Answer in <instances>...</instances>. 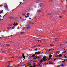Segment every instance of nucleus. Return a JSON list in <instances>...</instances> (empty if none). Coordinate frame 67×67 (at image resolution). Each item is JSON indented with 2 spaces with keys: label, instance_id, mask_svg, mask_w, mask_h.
I'll use <instances>...</instances> for the list:
<instances>
[{
  "label": "nucleus",
  "instance_id": "nucleus-1",
  "mask_svg": "<svg viewBox=\"0 0 67 67\" xmlns=\"http://www.w3.org/2000/svg\"><path fill=\"white\" fill-rule=\"evenodd\" d=\"M44 57H46V56H44L43 58V60H41L39 62V63H42V62H43V61H46V60H47V59H46V58Z\"/></svg>",
  "mask_w": 67,
  "mask_h": 67
},
{
  "label": "nucleus",
  "instance_id": "nucleus-2",
  "mask_svg": "<svg viewBox=\"0 0 67 67\" xmlns=\"http://www.w3.org/2000/svg\"><path fill=\"white\" fill-rule=\"evenodd\" d=\"M54 40L55 41H59L60 40L57 38H54Z\"/></svg>",
  "mask_w": 67,
  "mask_h": 67
},
{
  "label": "nucleus",
  "instance_id": "nucleus-3",
  "mask_svg": "<svg viewBox=\"0 0 67 67\" xmlns=\"http://www.w3.org/2000/svg\"><path fill=\"white\" fill-rule=\"evenodd\" d=\"M40 53H41V52H36L35 53V54H40Z\"/></svg>",
  "mask_w": 67,
  "mask_h": 67
},
{
  "label": "nucleus",
  "instance_id": "nucleus-4",
  "mask_svg": "<svg viewBox=\"0 0 67 67\" xmlns=\"http://www.w3.org/2000/svg\"><path fill=\"white\" fill-rule=\"evenodd\" d=\"M60 8H55V10L56 11H59V10H60Z\"/></svg>",
  "mask_w": 67,
  "mask_h": 67
},
{
  "label": "nucleus",
  "instance_id": "nucleus-5",
  "mask_svg": "<svg viewBox=\"0 0 67 67\" xmlns=\"http://www.w3.org/2000/svg\"><path fill=\"white\" fill-rule=\"evenodd\" d=\"M55 13H52V14H48V15H54Z\"/></svg>",
  "mask_w": 67,
  "mask_h": 67
},
{
  "label": "nucleus",
  "instance_id": "nucleus-6",
  "mask_svg": "<svg viewBox=\"0 0 67 67\" xmlns=\"http://www.w3.org/2000/svg\"><path fill=\"white\" fill-rule=\"evenodd\" d=\"M43 3H40L38 4L39 5H43Z\"/></svg>",
  "mask_w": 67,
  "mask_h": 67
},
{
  "label": "nucleus",
  "instance_id": "nucleus-7",
  "mask_svg": "<svg viewBox=\"0 0 67 67\" xmlns=\"http://www.w3.org/2000/svg\"><path fill=\"white\" fill-rule=\"evenodd\" d=\"M41 1H37L36 3H41Z\"/></svg>",
  "mask_w": 67,
  "mask_h": 67
},
{
  "label": "nucleus",
  "instance_id": "nucleus-8",
  "mask_svg": "<svg viewBox=\"0 0 67 67\" xmlns=\"http://www.w3.org/2000/svg\"><path fill=\"white\" fill-rule=\"evenodd\" d=\"M38 41H39V42H43V41L41 40H40L39 39H38L37 40Z\"/></svg>",
  "mask_w": 67,
  "mask_h": 67
},
{
  "label": "nucleus",
  "instance_id": "nucleus-9",
  "mask_svg": "<svg viewBox=\"0 0 67 67\" xmlns=\"http://www.w3.org/2000/svg\"><path fill=\"white\" fill-rule=\"evenodd\" d=\"M22 56L24 58V59H25V56H24V54L22 55Z\"/></svg>",
  "mask_w": 67,
  "mask_h": 67
},
{
  "label": "nucleus",
  "instance_id": "nucleus-10",
  "mask_svg": "<svg viewBox=\"0 0 67 67\" xmlns=\"http://www.w3.org/2000/svg\"><path fill=\"white\" fill-rule=\"evenodd\" d=\"M37 12H41V10H38L37 11Z\"/></svg>",
  "mask_w": 67,
  "mask_h": 67
},
{
  "label": "nucleus",
  "instance_id": "nucleus-11",
  "mask_svg": "<svg viewBox=\"0 0 67 67\" xmlns=\"http://www.w3.org/2000/svg\"><path fill=\"white\" fill-rule=\"evenodd\" d=\"M5 46H10V45L8 44H7L5 45Z\"/></svg>",
  "mask_w": 67,
  "mask_h": 67
},
{
  "label": "nucleus",
  "instance_id": "nucleus-12",
  "mask_svg": "<svg viewBox=\"0 0 67 67\" xmlns=\"http://www.w3.org/2000/svg\"><path fill=\"white\" fill-rule=\"evenodd\" d=\"M9 19H13V17H12L11 16H10L9 17Z\"/></svg>",
  "mask_w": 67,
  "mask_h": 67
},
{
  "label": "nucleus",
  "instance_id": "nucleus-13",
  "mask_svg": "<svg viewBox=\"0 0 67 67\" xmlns=\"http://www.w3.org/2000/svg\"><path fill=\"white\" fill-rule=\"evenodd\" d=\"M34 48L38 47H37V45H35L34 46Z\"/></svg>",
  "mask_w": 67,
  "mask_h": 67
},
{
  "label": "nucleus",
  "instance_id": "nucleus-14",
  "mask_svg": "<svg viewBox=\"0 0 67 67\" xmlns=\"http://www.w3.org/2000/svg\"><path fill=\"white\" fill-rule=\"evenodd\" d=\"M50 46H55V45H54V44H50Z\"/></svg>",
  "mask_w": 67,
  "mask_h": 67
},
{
  "label": "nucleus",
  "instance_id": "nucleus-15",
  "mask_svg": "<svg viewBox=\"0 0 67 67\" xmlns=\"http://www.w3.org/2000/svg\"><path fill=\"white\" fill-rule=\"evenodd\" d=\"M34 63H33V64H35V63H38V62H35V61H34Z\"/></svg>",
  "mask_w": 67,
  "mask_h": 67
},
{
  "label": "nucleus",
  "instance_id": "nucleus-16",
  "mask_svg": "<svg viewBox=\"0 0 67 67\" xmlns=\"http://www.w3.org/2000/svg\"><path fill=\"white\" fill-rule=\"evenodd\" d=\"M55 57H57V58H59V55H57V56H55Z\"/></svg>",
  "mask_w": 67,
  "mask_h": 67
},
{
  "label": "nucleus",
  "instance_id": "nucleus-17",
  "mask_svg": "<svg viewBox=\"0 0 67 67\" xmlns=\"http://www.w3.org/2000/svg\"><path fill=\"white\" fill-rule=\"evenodd\" d=\"M60 57H62L63 56H62L61 54L59 55V58Z\"/></svg>",
  "mask_w": 67,
  "mask_h": 67
},
{
  "label": "nucleus",
  "instance_id": "nucleus-18",
  "mask_svg": "<svg viewBox=\"0 0 67 67\" xmlns=\"http://www.w3.org/2000/svg\"><path fill=\"white\" fill-rule=\"evenodd\" d=\"M36 58H38V59H39V58H40V57H36Z\"/></svg>",
  "mask_w": 67,
  "mask_h": 67
},
{
  "label": "nucleus",
  "instance_id": "nucleus-19",
  "mask_svg": "<svg viewBox=\"0 0 67 67\" xmlns=\"http://www.w3.org/2000/svg\"><path fill=\"white\" fill-rule=\"evenodd\" d=\"M24 32H21L20 33L21 34H24Z\"/></svg>",
  "mask_w": 67,
  "mask_h": 67
},
{
  "label": "nucleus",
  "instance_id": "nucleus-20",
  "mask_svg": "<svg viewBox=\"0 0 67 67\" xmlns=\"http://www.w3.org/2000/svg\"><path fill=\"white\" fill-rule=\"evenodd\" d=\"M3 13V12L1 11H0V13Z\"/></svg>",
  "mask_w": 67,
  "mask_h": 67
},
{
  "label": "nucleus",
  "instance_id": "nucleus-21",
  "mask_svg": "<svg viewBox=\"0 0 67 67\" xmlns=\"http://www.w3.org/2000/svg\"><path fill=\"white\" fill-rule=\"evenodd\" d=\"M12 24H10L9 25H8V26L10 27V26H12Z\"/></svg>",
  "mask_w": 67,
  "mask_h": 67
},
{
  "label": "nucleus",
  "instance_id": "nucleus-22",
  "mask_svg": "<svg viewBox=\"0 0 67 67\" xmlns=\"http://www.w3.org/2000/svg\"><path fill=\"white\" fill-rule=\"evenodd\" d=\"M22 15H23L24 16H25L26 15H25V14H22Z\"/></svg>",
  "mask_w": 67,
  "mask_h": 67
},
{
  "label": "nucleus",
  "instance_id": "nucleus-23",
  "mask_svg": "<svg viewBox=\"0 0 67 67\" xmlns=\"http://www.w3.org/2000/svg\"><path fill=\"white\" fill-rule=\"evenodd\" d=\"M14 24H15V26H16L17 25H18V24H16V23H14Z\"/></svg>",
  "mask_w": 67,
  "mask_h": 67
},
{
  "label": "nucleus",
  "instance_id": "nucleus-24",
  "mask_svg": "<svg viewBox=\"0 0 67 67\" xmlns=\"http://www.w3.org/2000/svg\"><path fill=\"white\" fill-rule=\"evenodd\" d=\"M53 1L52 0H49V2H52Z\"/></svg>",
  "mask_w": 67,
  "mask_h": 67
},
{
  "label": "nucleus",
  "instance_id": "nucleus-25",
  "mask_svg": "<svg viewBox=\"0 0 67 67\" xmlns=\"http://www.w3.org/2000/svg\"><path fill=\"white\" fill-rule=\"evenodd\" d=\"M59 52H57V54H59Z\"/></svg>",
  "mask_w": 67,
  "mask_h": 67
},
{
  "label": "nucleus",
  "instance_id": "nucleus-26",
  "mask_svg": "<svg viewBox=\"0 0 67 67\" xmlns=\"http://www.w3.org/2000/svg\"><path fill=\"white\" fill-rule=\"evenodd\" d=\"M29 16L28 15V16H25V17L26 18H28V17H29Z\"/></svg>",
  "mask_w": 67,
  "mask_h": 67
},
{
  "label": "nucleus",
  "instance_id": "nucleus-27",
  "mask_svg": "<svg viewBox=\"0 0 67 67\" xmlns=\"http://www.w3.org/2000/svg\"><path fill=\"white\" fill-rule=\"evenodd\" d=\"M27 15H29V13H27Z\"/></svg>",
  "mask_w": 67,
  "mask_h": 67
},
{
  "label": "nucleus",
  "instance_id": "nucleus-28",
  "mask_svg": "<svg viewBox=\"0 0 67 67\" xmlns=\"http://www.w3.org/2000/svg\"><path fill=\"white\" fill-rule=\"evenodd\" d=\"M36 56L34 58V59H36Z\"/></svg>",
  "mask_w": 67,
  "mask_h": 67
},
{
  "label": "nucleus",
  "instance_id": "nucleus-29",
  "mask_svg": "<svg viewBox=\"0 0 67 67\" xmlns=\"http://www.w3.org/2000/svg\"><path fill=\"white\" fill-rule=\"evenodd\" d=\"M35 55H32V57H34V56H35Z\"/></svg>",
  "mask_w": 67,
  "mask_h": 67
},
{
  "label": "nucleus",
  "instance_id": "nucleus-30",
  "mask_svg": "<svg viewBox=\"0 0 67 67\" xmlns=\"http://www.w3.org/2000/svg\"><path fill=\"white\" fill-rule=\"evenodd\" d=\"M66 51H65L64 52H63L62 53H66Z\"/></svg>",
  "mask_w": 67,
  "mask_h": 67
},
{
  "label": "nucleus",
  "instance_id": "nucleus-31",
  "mask_svg": "<svg viewBox=\"0 0 67 67\" xmlns=\"http://www.w3.org/2000/svg\"><path fill=\"white\" fill-rule=\"evenodd\" d=\"M20 4H22V2H20Z\"/></svg>",
  "mask_w": 67,
  "mask_h": 67
},
{
  "label": "nucleus",
  "instance_id": "nucleus-32",
  "mask_svg": "<svg viewBox=\"0 0 67 67\" xmlns=\"http://www.w3.org/2000/svg\"><path fill=\"white\" fill-rule=\"evenodd\" d=\"M52 55H50L49 56V57H52Z\"/></svg>",
  "mask_w": 67,
  "mask_h": 67
},
{
  "label": "nucleus",
  "instance_id": "nucleus-33",
  "mask_svg": "<svg viewBox=\"0 0 67 67\" xmlns=\"http://www.w3.org/2000/svg\"><path fill=\"white\" fill-rule=\"evenodd\" d=\"M46 52H49V50H47L46 51Z\"/></svg>",
  "mask_w": 67,
  "mask_h": 67
},
{
  "label": "nucleus",
  "instance_id": "nucleus-34",
  "mask_svg": "<svg viewBox=\"0 0 67 67\" xmlns=\"http://www.w3.org/2000/svg\"><path fill=\"white\" fill-rule=\"evenodd\" d=\"M65 60H64V61H62V63H64V62H65Z\"/></svg>",
  "mask_w": 67,
  "mask_h": 67
},
{
  "label": "nucleus",
  "instance_id": "nucleus-35",
  "mask_svg": "<svg viewBox=\"0 0 67 67\" xmlns=\"http://www.w3.org/2000/svg\"><path fill=\"white\" fill-rule=\"evenodd\" d=\"M40 32H44L42 30H40Z\"/></svg>",
  "mask_w": 67,
  "mask_h": 67
},
{
  "label": "nucleus",
  "instance_id": "nucleus-36",
  "mask_svg": "<svg viewBox=\"0 0 67 67\" xmlns=\"http://www.w3.org/2000/svg\"><path fill=\"white\" fill-rule=\"evenodd\" d=\"M26 26H27V27H30V26H29V25H27Z\"/></svg>",
  "mask_w": 67,
  "mask_h": 67
},
{
  "label": "nucleus",
  "instance_id": "nucleus-37",
  "mask_svg": "<svg viewBox=\"0 0 67 67\" xmlns=\"http://www.w3.org/2000/svg\"><path fill=\"white\" fill-rule=\"evenodd\" d=\"M7 28L8 29H10V28H9V27H7Z\"/></svg>",
  "mask_w": 67,
  "mask_h": 67
},
{
  "label": "nucleus",
  "instance_id": "nucleus-38",
  "mask_svg": "<svg viewBox=\"0 0 67 67\" xmlns=\"http://www.w3.org/2000/svg\"><path fill=\"white\" fill-rule=\"evenodd\" d=\"M37 46V47L38 46H39V47H41V45H38Z\"/></svg>",
  "mask_w": 67,
  "mask_h": 67
},
{
  "label": "nucleus",
  "instance_id": "nucleus-39",
  "mask_svg": "<svg viewBox=\"0 0 67 67\" xmlns=\"http://www.w3.org/2000/svg\"><path fill=\"white\" fill-rule=\"evenodd\" d=\"M59 18H62V17L61 16H59Z\"/></svg>",
  "mask_w": 67,
  "mask_h": 67
},
{
  "label": "nucleus",
  "instance_id": "nucleus-40",
  "mask_svg": "<svg viewBox=\"0 0 67 67\" xmlns=\"http://www.w3.org/2000/svg\"><path fill=\"white\" fill-rule=\"evenodd\" d=\"M10 66V65H9L7 67H9Z\"/></svg>",
  "mask_w": 67,
  "mask_h": 67
},
{
  "label": "nucleus",
  "instance_id": "nucleus-41",
  "mask_svg": "<svg viewBox=\"0 0 67 67\" xmlns=\"http://www.w3.org/2000/svg\"><path fill=\"white\" fill-rule=\"evenodd\" d=\"M15 28V27H14V26L13 27L12 29H14Z\"/></svg>",
  "mask_w": 67,
  "mask_h": 67
},
{
  "label": "nucleus",
  "instance_id": "nucleus-42",
  "mask_svg": "<svg viewBox=\"0 0 67 67\" xmlns=\"http://www.w3.org/2000/svg\"><path fill=\"white\" fill-rule=\"evenodd\" d=\"M11 58H14V57H11Z\"/></svg>",
  "mask_w": 67,
  "mask_h": 67
},
{
  "label": "nucleus",
  "instance_id": "nucleus-43",
  "mask_svg": "<svg viewBox=\"0 0 67 67\" xmlns=\"http://www.w3.org/2000/svg\"><path fill=\"white\" fill-rule=\"evenodd\" d=\"M15 10V9H14L13 10H12V11H14V10Z\"/></svg>",
  "mask_w": 67,
  "mask_h": 67
},
{
  "label": "nucleus",
  "instance_id": "nucleus-44",
  "mask_svg": "<svg viewBox=\"0 0 67 67\" xmlns=\"http://www.w3.org/2000/svg\"><path fill=\"white\" fill-rule=\"evenodd\" d=\"M13 25H14V26H15V24H13Z\"/></svg>",
  "mask_w": 67,
  "mask_h": 67
},
{
  "label": "nucleus",
  "instance_id": "nucleus-45",
  "mask_svg": "<svg viewBox=\"0 0 67 67\" xmlns=\"http://www.w3.org/2000/svg\"><path fill=\"white\" fill-rule=\"evenodd\" d=\"M61 67H64V65H62Z\"/></svg>",
  "mask_w": 67,
  "mask_h": 67
},
{
  "label": "nucleus",
  "instance_id": "nucleus-46",
  "mask_svg": "<svg viewBox=\"0 0 67 67\" xmlns=\"http://www.w3.org/2000/svg\"><path fill=\"white\" fill-rule=\"evenodd\" d=\"M36 49H35V51H37V50H36Z\"/></svg>",
  "mask_w": 67,
  "mask_h": 67
},
{
  "label": "nucleus",
  "instance_id": "nucleus-47",
  "mask_svg": "<svg viewBox=\"0 0 67 67\" xmlns=\"http://www.w3.org/2000/svg\"><path fill=\"white\" fill-rule=\"evenodd\" d=\"M54 60H56V59H54Z\"/></svg>",
  "mask_w": 67,
  "mask_h": 67
},
{
  "label": "nucleus",
  "instance_id": "nucleus-48",
  "mask_svg": "<svg viewBox=\"0 0 67 67\" xmlns=\"http://www.w3.org/2000/svg\"><path fill=\"white\" fill-rule=\"evenodd\" d=\"M5 16V15H4L3 17H4V16Z\"/></svg>",
  "mask_w": 67,
  "mask_h": 67
},
{
  "label": "nucleus",
  "instance_id": "nucleus-49",
  "mask_svg": "<svg viewBox=\"0 0 67 67\" xmlns=\"http://www.w3.org/2000/svg\"><path fill=\"white\" fill-rule=\"evenodd\" d=\"M1 51H2V49H1Z\"/></svg>",
  "mask_w": 67,
  "mask_h": 67
},
{
  "label": "nucleus",
  "instance_id": "nucleus-50",
  "mask_svg": "<svg viewBox=\"0 0 67 67\" xmlns=\"http://www.w3.org/2000/svg\"><path fill=\"white\" fill-rule=\"evenodd\" d=\"M29 23H30V24H31V22Z\"/></svg>",
  "mask_w": 67,
  "mask_h": 67
},
{
  "label": "nucleus",
  "instance_id": "nucleus-51",
  "mask_svg": "<svg viewBox=\"0 0 67 67\" xmlns=\"http://www.w3.org/2000/svg\"><path fill=\"white\" fill-rule=\"evenodd\" d=\"M1 15H0V18H1Z\"/></svg>",
  "mask_w": 67,
  "mask_h": 67
},
{
  "label": "nucleus",
  "instance_id": "nucleus-52",
  "mask_svg": "<svg viewBox=\"0 0 67 67\" xmlns=\"http://www.w3.org/2000/svg\"><path fill=\"white\" fill-rule=\"evenodd\" d=\"M24 30V28L23 29H22V30Z\"/></svg>",
  "mask_w": 67,
  "mask_h": 67
},
{
  "label": "nucleus",
  "instance_id": "nucleus-53",
  "mask_svg": "<svg viewBox=\"0 0 67 67\" xmlns=\"http://www.w3.org/2000/svg\"><path fill=\"white\" fill-rule=\"evenodd\" d=\"M39 6L40 7H41V5H39Z\"/></svg>",
  "mask_w": 67,
  "mask_h": 67
},
{
  "label": "nucleus",
  "instance_id": "nucleus-54",
  "mask_svg": "<svg viewBox=\"0 0 67 67\" xmlns=\"http://www.w3.org/2000/svg\"><path fill=\"white\" fill-rule=\"evenodd\" d=\"M51 49H50V50H49V51H51Z\"/></svg>",
  "mask_w": 67,
  "mask_h": 67
},
{
  "label": "nucleus",
  "instance_id": "nucleus-55",
  "mask_svg": "<svg viewBox=\"0 0 67 67\" xmlns=\"http://www.w3.org/2000/svg\"><path fill=\"white\" fill-rule=\"evenodd\" d=\"M20 19H21V18H22V17H20Z\"/></svg>",
  "mask_w": 67,
  "mask_h": 67
},
{
  "label": "nucleus",
  "instance_id": "nucleus-56",
  "mask_svg": "<svg viewBox=\"0 0 67 67\" xmlns=\"http://www.w3.org/2000/svg\"><path fill=\"white\" fill-rule=\"evenodd\" d=\"M0 38H1V37H0Z\"/></svg>",
  "mask_w": 67,
  "mask_h": 67
},
{
  "label": "nucleus",
  "instance_id": "nucleus-57",
  "mask_svg": "<svg viewBox=\"0 0 67 67\" xmlns=\"http://www.w3.org/2000/svg\"><path fill=\"white\" fill-rule=\"evenodd\" d=\"M36 66H38V65H36Z\"/></svg>",
  "mask_w": 67,
  "mask_h": 67
},
{
  "label": "nucleus",
  "instance_id": "nucleus-58",
  "mask_svg": "<svg viewBox=\"0 0 67 67\" xmlns=\"http://www.w3.org/2000/svg\"><path fill=\"white\" fill-rule=\"evenodd\" d=\"M62 65H63V64H61Z\"/></svg>",
  "mask_w": 67,
  "mask_h": 67
},
{
  "label": "nucleus",
  "instance_id": "nucleus-59",
  "mask_svg": "<svg viewBox=\"0 0 67 67\" xmlns=\"http://www.w3.org/2000/svg\"><path fill=\"white\" fill-rule=\"evenodd\" d=\"M1 20H2V19H0V21H1Z\"/></svg>",
  "mask_w": 67,
  "mask_h": 67
},
{
  "label": "nucleus",
  "instance_id": "nucleus-60",
  "mask_svg": "<svg viewBox=\"0 0 67 67\" xmlns=\"http://www.w3.org/2000/svg\"><path fill=\"white\" fill-rule=\"evenodd\" d=\"M10 62H11V61H9V63H10Z\"/></svg>",
  "mask_w": 67,
  "mask_h": 67
},
{
  "label": "nucleus",
  "instance_id": "nucleus-61",
  "mask_svg": "<svg viewBox=\"0 0 67 67\" xmlns=\"http://www.w3.org/2000/svg\"><path fill=\"white\" fill-rule=\"evenodd\" d=\"M31 19V18H29V20H30Z\"/></svg>",
  "mask_w": 67,
  "mask_h": 67
},
{
  "label": "nucleus",
  "instance_id": "nucleus-62",
  "mask_svg": "<svg viewBox=\"0 0 67 67\" xmlns=\"http://www.w3.org/2000/svg\"><path fill=\"white\" fill-rule=\"evenodd\" d=\"M8 36V37H9V36Z\"/></svg>",
  "mask_w": 67,
  "mask_h": 67
},
{
  "label": "nucleus",
  "instance_id": "nucleus-63",
  "mask_svg": "<svg viewBox=\"0 0 67 67\" xmlns=\"http://www.w3.org/2000/svg\"><path fill=\"white\" fill-rule=\"evenodd\" d=\"M18 29H19V27L18 28Z\"/></svg>",
  "mask_w": 67,
  "mask_h": 67
},
{
  "label": "nucleus",
  "instance_id": "nucleus-64",
  "mask_svg": "<svg viewBox=\"0 0 67 67\" xmlns=\"http://www.w3.org/2000/svg\"><path fill=\"white\" fill-rule=\"evenodd\" d=\"M18 66H19V65L18 64Z\"/></svg>",
  "mask_w": 67,
  "mask_h": 67
}]
</instances>
